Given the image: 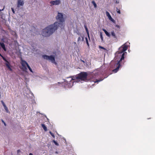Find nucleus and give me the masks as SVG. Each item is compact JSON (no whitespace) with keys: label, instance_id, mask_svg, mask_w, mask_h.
<instances>
[{"label":"nucleus","instance_id":"34","mask_svg":"<svg viewBox=\"0 0 155 155\" xmlns=\"http://www.w3.org/2000/svg\"><path fill=\"white\" fill-rule=\"evenodd\" d=\"M19 150H18V152H19Z\"/></svg>","mask_w":155,"mask_h":155},{"label":"nucleus","instance_id":"1","mask_svg":"<svg viewBox=\"0 0 155 155\" xmlns=\"http://www.w3.org/2000/svg\"><path fill=\"white\" fill-rule=\"evenodd\" d=\"M59 23L55 22L54 24L50 25L42 31L41 34L43 36L47 37L52 34L57 29L58 27L61 28H64V26L63 22L65 20H59Z\"/></svg>","mask_w":155,"mask_h":155},{"label":"nucleus","instance_id":"11","mask_svg":"<svg viewBox=\"0 0 155 155\" xmlns=\"http://www.w3.org/2000/svg\"><path fill=\"white\" fill-rule=\"evenodd\" d=\"M1 102L4 107L5 109V110L7 112H8V108L6 107V105L4 103V102L3 101H1Z\"/></svg>","mask_w":155,"mask_h":155},{"label":"nucleus","instance_id":"26","mask_svg":"<svg viewBox=\"0 0 155 155\" xmlns=\"http://www.w3.org/2000/svg\"><path fill=\"white\" fill-rule=\"evenodd\" d=\"M115 26L117 27V28H118L119 29H120V27L119 25H115Z\"/></svg>","mask_w":155,"mask_h":155},{"label":"nucleus","instance_id":"2","mask_svg":"<svg viewBox=\"0 0 155 155\" xmlns=\"http://www.w3.org/2000/svg\"><path fill=\"white\" fill-rule=\"evenodd\" d=\"M127 48V46L125 45L121 46L119 48V51L117 52V53L119 55H121V57L120 60L117 63L114 64V68H115L112 71L116 73L119 70L120 66V63L123 60H124L125 54H127V52L124 51H126Z\"/></svg>","mask_w":155,"mask_h":155},{"label":"nucleus","instance_id":"3","mask_svg":"<svg viewBox=\"0 0 155 155\" xmlns=\"http://www.w3.org/2000/svg\"><path fill=\"white\" fill-rule=\"evenodd\" d=\"M21 64L22 67L21 69L23 71L25 72L27 71V69L26 66H27L30 71L31 72H33L31 68L29 66L28 63L25 61L23 60H21Z\"/></svg>","mask_w":155,"mask_h":155},{"label":"nucleus","instance_id":"19","mask_svg":"<svg viewBox=\"0 0 155 155\" xmlns=\"http://www.w3.org/2000/svg\"><path fill=\"white\" fill-rule=\"evenodd\" d=\"M78 34L79 35H80L81 36V41H84V36H81V34H80V33H78Z\"/></svg>","mask_w":155,"mask_h":155},{"label":"nucleus","instance_id":"24","mask_svg":"<svg viewBox=\"0 0 155 155\" xmlns=\"http://www.w3.org/2000/svg\"><path fill=\"white\" fill-rule=\"evenodd\" d=\"M81 37H79L78 38V43L80 41H81Z\"/></svg>","mask_w":155,"mask_h":155},{"label":"nucleus","instance_id":"21","mask_svg":"<svg viewBox=\"0 0 155 155\" xmlns=\"http://www.w3.org/2000/svg\"><path fill=\"white\" fill-rule=\"evenodd\" d=\"M49 133L54 138L55 136L53 133H52L51 131L49 132Z\"/></svg>","mask_w":155,"mask_h":155},{"label":"nucleus","instance_id":"22","mask_svg":"<svg viewBox=\"0 0 155 155\" xmlns=\"http://www.w3.org/2000/svg\"><path fill=\"white\" fill-rule=\"evenodd\" d=\"M53 142L55 144V145H56L57 146H58L59 145L58 143L55 140H53Z\"/></svg>","mask_w":155,"mask_h":155},{"label":"nucleus","instance_id":"16","mask_svg":"<svg viewBox=\"0 0 155 155\" xmlns=\"http://www.w3.org/2000/svg\"><path fill=\"white\" fill-rule=\"evenodd\" d=\"M41 125L42 127H43V129L45 130V131H47V127L45 126V125L44 124H42Z\"/></svg>","mask_w":155,"mask_h":155},{"label":"nucleus","instance_id":"4","mask_svg":"<svg viewBox=\"0 0 155 155\" xmlns=\"http://www.w3.org/2000/svg\"><path fill=\"white\" fill-rule=\"evenodd\" d=\"M87 72H81L77 75V80H79H79H84L87 78Z\"/></svg>","mask_w":155,"mask_h":155},{"label":"nucleus","instance_id":"33","mask_svg":"<svg viewBox=\"0 0 155 155\" xmlns=\"http://www.w3.org/2000/svg\"><path fill=\"white\" fill-rule=\"evenodd\" d=\"M113 64V62H112L111 63V64Z\"/></svg>","mask_w":155,"mask_h":155},{"label":"nucleus","instance_id":"36","mask_svg":"<svg viewBox=\"0 0 155 155\" xmlns=\"http://www.w3.org/2000/svg\"><path fill=\"white\" fill-rule=\"evenodd\" d=\"M83 61V62H84V61Z\"/></svg>","mask_w":155,"mask_h":155},{"label":"nucleus","instance_id":"20","mask_svg":"<svg viewBox=\"0 0 155 155\" xmlns=\"http://www.w3.org/2000/svg\"><path fill=\"white\" fill-rule=\"evenodd\" d=\"M100 38H101V41H103V36H102V33L101 32L100 33Z\"/></svg>","mask_w":155,"mask_h":155},{"label":"nucleus","instance_id":"13","mask_svg":"<svg viewBox=\"0 0 155 155\" xmlns=\"http://www.w3.org/2000/svg\"><path fill=\"white\" fill-rule=\"evenodd\" d=\"M111 35L114 38H117V36L114 31H112L111 32Z\"/></svg>","mask_w":155,"mask_h":155},{"label":"nucleus","instance_id":"7","mask_svg":"<svg viewBox=\"0 0 155 155\" xmlns=\"http://www.w3.org/2000/svg\"><path fill=\"white\" fill-rule=\"evenodd\" d=\"M50 3L51 4V5H59L60 3V0H57L55 1H52L50 2Z\"/></svg>","mask_w":155,"mask_h":155},{"label":"nucleus","instance_id":"15","mask_svg":"<svg viewBox=\"0 0 155 155\" xmlns=\"http://www.w3.org/2000/svg\"><path fill=\"white\" fill-rule=\"evenodd\" d=\"M103 31H104L106 35L109 37H110V35L105 29H103Z\"/></svg>","mask_w":155,"mask_h":155},{"label":"nucleus","instance_id":"27","mask_svg":"<svg viewBox=\"0 0 155 155\" xmlns=\"http://www.w3.org/2000/svg\"><path fill=\"white\" fill-rule=\"evenodd\" d=\"M99 48H101V49H105V48H104V47H101V46H100L99 47Z\"/></svg>","mask_w":155,"mask_h":155},{"label":"nucleus","instance_id":"5","mask_svg":"<svg viewBox=\"0 0 155 155\" xmlns=\"http://www.w3.org/2000/svg\"><path fill=\"white\" fill-rule=\"evenodd\" d=\"M42 57L44 59L50 61L52 62L56 63L55 62V58L53 55L48 56L46 55H44Z\"/></svg>","mask_w":155,"mask_h":155},{"label":"nucleus","instance_id":"8","mask_svg":"<svg viewBox=\"0 0 155 155\" xmlns=\"http://www.w3.org/2000/svg\"><path fill=\"white\" fill-rule=\"evenodd\" d=\"M63 15L61 13L58 12V15L56 17V19H63Z\"/></svg>","mask_w":155,"mask_h":155},{"label":"nucleus","instance_id":"14","mask_svg":"<svg viewBox=\"0 0 155 155\" xmlns=\"http://www.w3.org/2000/svg\"><path fill=\"white\" fill-rule=\"evenodd\" d=\"M0 45L2 48L5 51H6V49L5 47V46L4 43L0 42Z\"/></svg>","mask_w":155,"mask_h":155},{"label":"nucleus","instance_id":"10","mask_svg":"<svg viewBox=\"0 0 155 155\" xmlns=\"http://www.w3.org/2000/svg\"><path fill=\"white\" fill-rule=\"evenodd\" d=\"M84 27L85 29V30L86 31V32L87 33V36H88V37L89 39V40H90V36H89V31H88V28H87V26L86 25V23H85L84 24Z\"/></svg>","mask_w":155,"mask_h":155},{"label":"nucleus","instance_id":"29","mask_svg":"<svg viewBox=\"0 0 155 155\" xmlns=\"http://www.w3.org/2000/svg\"><path fill=\"white\" fill-rule=\"evenodd\" d=\"M12 12H13V13H15V11L14 10V9H13V8H12Z\"/></svg>","mask_w":155,"mask_h":155},{"label":"nucleus","instance_id":"28","mask_svg":"<svg viewBox=\"0 0 155 155\" xmlns=\"http://www.w3.org/2000/svg\"><path fill=\"white\" fill-rule=\"evenodd\" d=\"M113 23H115V20H110Z\"/></svg>","mask_w":155,"mask_h":155},{"label":"nucleus","instance_id":"23","mask_svg":"<svg viewBox=\"0 0 155 155\" xmlns=\"http://www.w3.org/2000/svg\"><path fill=\"white\" fill-rule=\"evenodd\" d=\"M117 13H118L119 14H120V9H118L117 8Z\"/></svg>","mask_w":155,"mask_h":155},{"label":"nucleus","instance_id":"30","mask_svg":"<svg viewBox=\"0 0 155 155\" xmlns=\"http://www.w3.org/2000/svg\"><path fill=\"white\" fill-rule=\"evenodd\" d=\"M86 43L87 45V46H89V43H88V41H87V42H86Z\"/></svg>","mask_w":155,"mask_h":155},{"label":"nucleus","instance_id":"9","mask_svg":"<svg viewBox=\"0 0 155 155\" xmlns=\"http://www.w3.org/2000/svg\"><path fill=\"white\" fill-rule=\"evenodd\" d=\"M24 4V2L22 0H18V1L17 7H20L21 6H23Z\"/></svg>","mask_w":155,"mask_h":155},{"label":"nucleus","instance_id":"12","mask_svg":"<svg viewBox=\"0 0 155 155\" xmlns=\"http://www.w3.org/2000/svg\"><path fill=\"white\" fill-rule=\"evenodd\" d=\"M106 16L107 17H108L109 18V19H113L111 17L110 13L107 11H106Z\"/></svg>","mask_w":155,"mask_h":155},{"label":"nucleus","instance_id":"18","mask_svg":"<svg viewBox=\"0 0 155 155\" xmlns=\"http://www.w3.org/2000/svg\"><path fill=\"white\" fill-rule=\"evenodd\" d=\"M104 79V78H101V79H98V80H96V81H94V82L95 83H96V82H99L101 81H102V80H103V79Z\"/></svg>","mask_w":155,"mask_h":155},{"label":"nucleus","instance_id":"6","mask_svg":"<svg viewBox=\"0 0 155 155\" xmlns=\"http://www.w3.org/2000/svg\"><path fill=\"white\" fill-rule=\"evenodd\" d=\"M0 56L6 62V63H5V64L7 67V68H8V69L9 70V71H12V69L11 68V66L10 64V63L9 62H8L6 59V58L4 57L0 53Z\"/></svg>","mask_w":155,"mask_h":155},{"label":"nucleus","instance_id":"25","mask_svg":"<svg viewBox=\"0 0 155 155\" xmlns=\"http://www.w3.org/2000/svg\"><path fill=\"white\" fill-rule=\"evenodd\" d=\"M2 122L4 124L5 126H6V124L3 120H2Z\"/></svg>","mask_w":155,"mask_h":155},{"label":"nucleus","instance_id":"17","mask_svg":"<svg viewBox=\"0 0 155 155\" xmlns=\"http://www.w3.org/2000/svg\"><path fill=\"white\" fill-rule=\"evenodd\" d=\"M92 3L93 4V5H94V7L95 8H97V5H96V3L94 2V1H92Z\"/></svg>","mask_w":155,"mask_h":155},{"label":"nucleus","instance_id":"32","mask_svg":"<svg viewBox=\"0 0 155 155\" xmlns=\"http://www.w3.org/2000/svg\"><path fill=\"white\" fill-rule=\"evenodd\" d=\"M29 155H33V154L32 153H30Z\"/></svg>","mask_w":155,"mask_h":155},{"label":"nucleus","instance_id":"31","mask_svg":"<svg viewBox=\"0 0 155 155\" xmlns=\"http://www.w3.org/2000/svg\"><path fill=\"white\" fill-rule=\"evenodd\" d=\"M85 39H86V42H87V41H88L87 38H85Z\"/></svg>","mask_w":155,"mask_h":155},{"label":"nucleus","instance_id":"35","mask_svg":"<svg viewBox=\"0 0 155 155\" xmlns=\"http://www.w3.org/2000/svg\"><path fill=\"white\" fill-rule=\"evenodd\" d=\"M19 150H18V152H19Z\"/></svg>","mask_w":155,"mask_h":155}]
</instances>
